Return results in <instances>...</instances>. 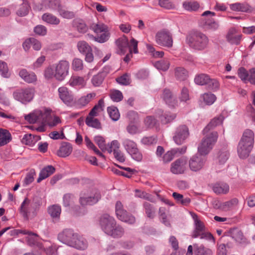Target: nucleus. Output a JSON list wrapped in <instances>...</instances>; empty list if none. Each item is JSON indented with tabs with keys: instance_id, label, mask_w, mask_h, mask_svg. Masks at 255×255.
<instances>
[{
	"instance_id": "obj_31",
	"label": "nucleus",
	"mask_w": 255,
	"mask_h": 255,
	"mask_svg": "<svg viewBox=\"0 0 255 255\" xmlns=\"http://www.w3.org/2000/svg\"><path fill=\"white\" fill-rule=\"evenodd\" d=\"M55 171V168L52 165H48L44 167L40 171L39 176L37 180L38 183L47 178L52 174Z\"/></svg>"
},
{
	"instance_id": "obj_18",
	"label": "nucleus",
	"mask_w": 255,
	"mask_h": 255,
	"mask_svg": "<svg viewBox=\"0 0 255 255\" xmlns=\"http://www.w3.org/2000/svg\"><path fill=\"white\" fill-rule=\"evenodd\" d=\"M60 99L68 106H72L74 103V96L71 91L66 87H61L58 90Z\"/></svg>"
},
{
	"instance_id": "obj_33",
	"label": "nucleus",
	"mask_w": 255,
	"mask_h": 255,
	"mask_svg": "<svg viewBox=\"0 0 255 255\" xmlns=\"http://www.w3.org/2000/svg\"><path fill=\"white\" fill-rule=\"evenodd\" d=\"M238 204V200L233 198L230 201L220 203L218 208L223 211H227L236 206Z\"/></svg>"
},
{
	"instance_id": "obj_2",
	"label": "nucleus",
	"mask_w": 255,
	"mask_h": 255,
	"mask_svg": "<svg viewBox=\"0 0 255 255\" xmlns=\"http://www.w3.org/2000/svg\"><path fill=\"white\" fill-rule=\"evenodd\" d=\"M204 136L198 147V151L201 155L208 154L213 149L217 141L218 134L217 131L203 132Z\"/></svg>"
},
{
	"instance_id": "obj_34",
	"label": "nucleus",
	"mask_w": 255,
	"mask_h": 255,
	"mask_svg": "<svg viewBox=\"0 0 255 255\" xmlns=\"http://www.w3.org/2000/svg\"><path fill=\"white\" fill-rule=\"evenodd\" d=\"M223 120L224 117L222 115H220L219 116L214 118L211 121L210 123L204 128L203 132L204 133L210 132V129L221 124L223 121Z\"/></svg>"
},
{
	"instance_id": "obj_54",
	"label": "nucleus",
	"mask_w": 255,
	"mask_h": 255,
	"mask_svg": "<svg viewBox=\"0 0 255 255\" xmlns=\"http://www.w3.org/2000/svg\"><path fill=\"white\" fill-rule=\"evenodd\" d=\"M202 98L203 99L205 103L208 105L213 104L216 100V96L211 93H207L204 94L202 96Z\"/></svg>"
},
{
	"instance_id": "obj_19",
	"label": "nucleus",
	"mask_w": 255,
	"mask_h": 255,
	"mask_svg": "<svg viewBox=\"0 0 255 255\" xmlns=\"http://www.w3.org/2000/svg\"><path fill=\"white\" fill-rule=\"evenodd\" d=\"M202 155L200 154L193 156L189 160V166L192 171L196 172L203 168L206 160Z\"/></svg>"
},
{
	"instance_id": "obj_10",
	"label": "nucleus",
	"mask_w": 255,
	"mask_h": 255,
	"mask_svg": "<svg viewBox=\"0 0 255 255\" xmlns=\"http://www.w3.org/2000/svg\"><path fill=\"white\" fill-rule=\"evenodd\" d=\"M115 211L117 218L122 222L128 224H133L135 222V218L132 215L128 213L124 209L121 201H117L115 205Z\"/></svg>"
},
{
	"instance_id": "obj_45",
	"label": "nucleus",
	"mask_w": 255,
	"mask_h": 255,
	"mask_svg": "<svg viewBox=\"0 0 255 255\" xmlns=\"http://www.w3.org/2000/svg\"><path fill=\"white\" fill-rule=\"evenodd\" d=\"M210 78V76L207 74H200L195 76L194 82L198 85H207Z\"/></svg>"
},
{
	"instance_id": "obj_5",
	"label": "nucleus",
	"mask_w": 255,
	"mask_h": 255,
	"mask_svg": "<svg viewBox=\"0 0 255 255\" xmlns=\"http://www.w3.org/2000/svg\"><path fill=\"white\" fill-rule=\"evenodd\" d=\"M90 28L98 35L97 37H94L95 41L104 43L109 39L110 34L108 27L103 23L100 22L93 23L91 24Z\"/></svg>"
},
{
	"instance_id": "obj_7",
	"label": "nucleus",
	"mask_w": 255,
	"mask_h": 255,
	"mask_svg": "<svg viewBox=\"0 0 255 255\" xmlns=\"http://www.w3.org/2000/svg\"><path fill=\"white\" fill-rule=\"evenodd\" d=\"M37 211V206L27 198L24 200L20 207V213L26 220L34 218Z\"/></svg>"
},
{
	"instance_id": "obj_17",
	"label": "nucleus",
	"mask_w": 255,
	"mask_h": 255,
	"mask_svg": "<svg viewBox=\"0 0 255 255\" xmlns=\"http://www.w3.org/2000/svg\"><path fill=\"white\" fill-rule=\"evenodd\" d=\"M189 134L188 128L185 125H181L177 128L173 140L178 145L182 144L187 139Z\"/></svg>"
},
{
	"instance_id": "obj_41",
	"label": "nucleus",
	"mask_w": 255,
	"mask_h": 255,
	"mask_svg": "<svg viewBox=\"0 0 255 255\" xmlns=\"http://www.w3.org/2000/svg\"><path fill=\"white\" fill-rule=\"evenodd\" d=\"M240 140H243L245 143L254 144V133L250 129H246L243 134L242 137Z\"/></svg>"
},
{
	"instance_id": "obj_27",
	"label": "nucleus",
	"mask_w": 255,
	"mask_h": 255,
	"mask_svg": "<svg viewBox=\"0 0 255 255\" xmlns=\"http://www.w3.org/2000/svg\"><path fill=\"white\" fill-rule=\"evenodd\" d=\"M71 247L79 250L83 251L88 247V242L83 236L77 234Z\"/></svg>"
},
{
	"instance_id": "obj_15",
	"label": "nucleus",
	"mask_w": 255,
	"mask_h": 255,
	"mask_svg": "<svg viewBox=\"0 0 255 255\" xmlns=\"http://www.w3.org/2000/svg\"><path fill=\"white\" fill-rule=\"evenodd\" d=\"M187 170V159L182 157L176 159L171 164L170 171L174 174H184Z\"/></svg>"
},
{
	"instance_id": "obj_53",
	"label": "nucleus",
	"mask_w": 255,
	"mask_h": 255,
	"mask_svg": "<svg viewBox=\"0 0 255 255\" xmlns=\"http://www.w3.org/2000/svg\"><path fill=\"white\" fill-rule=\"evenodd\" d=\"M85 142L87 146L89 148L92 149L96 154L101 157H104L103 154L98 150L87 136H85Z\"/></svg>"
},
{
	"instance_id": "obj_57",
	"label": "nucleus",
	"mask_w": 255,
	"mask_h": 255,
	"mask_svg": "<svg viewBox=\"0 0 255 255\" xmlns=\"http://www.w3.org/2000/svg\"><path fill=\"white\" fill-rule=\"evenodd\" d=\"M146 48L150 55L154 58H161L164 55L163 51H156L155 48L150 44H147Z\"/></svg>"
},
{
	"instance_id": "obj_52",
	"label": "nucleus",
	"mask_w": 255,
	"mask_h": 255,
	"mask_svg": "<svg viewBox=\"0 0 255 255\" xmlns=\"http://www.w3.org/2000/svg\"><path fill=\"white\" fill-rule=\"evenodd\" d=\"M169 66L170 63L167 60H161L154 63V66L156 68L163 71H167L169 69Z\"/></svg>"
},
{
	"instance_id": "obj_37",
	"label": "nucleus",
	"mask_w": 255,
	"mask_h": 255,
	"mask_svg": "<svg viewBox=\"0 0 255 255\" xmlns=\"http://www.w3.org/2000/svg\"><path fill=\"white\" fill-rule=\"evenodd\" d=\"M42 19L45 22L53 25H58L60 22V19L56 16L48 12L42 15Z\"/></svg>"
},
{
	"instance_id": "obj_28",
	"label": "nucleus",
	"mask_w": 255,
	"mask_h": 255,
	"mask_svg": "<svg viewBox=\"0 0 255 255\" xmlns=\"http://www.w3.org/2000/svg\"><path fill=\"white\" fill-rule=\"evenodd\" d=\"M116 45L118 48V53L121 55L125 54L128 50V42L126 36L119 38L116 41Z\"/></svg>"
},
{
	"instance_id": "obj_4",
	"label": "nucleus",
	"mask_w": 255,
	"mask_h": 255,
	"mask_svg": "<svg viewBox=\"0 0 255 255\" xmlns=\"http://www.w3.org/2000/svg\"><path fill=\"white\" fill-rule=\"evenodd\" d=\"M195 223V229L192 235L193 238L199 237L201 239L209 241H214V238L209 232L205 231V226L202 222L198 218L197 215L194 214L192 216Z\"/></svg>"
},
{
	"instance_id": "obj_64",
	"label": "nucleus",
	"mask_w": 255,
	"mask_h": 255,
	"mask_svg": "<svg viewBox=\"0 0 255 255\" xmlns=\"http://www.w3.org/2000/svg\"><path fill=\"white\" fill-rule=\"evenodd\" d=\"M127 131L130 134L133 135L141 132L139 128L133 123H130L127 127Z\"/></svg>"
},
{
	"instance_id": "obj_25",
	"label": "nucleus",
	"mask_w": 255,
	"mask_h": 255,
	"mask_svg": "<svg viewBox=\"0 0 255 255\" xmlns=\"http://www.w3.org/2000/svg\"><path fill=\"white\" fill-rule=\"evenodd\" d=\"M237 30L234 28H231L227 34V41L232 44L238 45L240 44L241 38V34H237Z\"/></svg>"
},
{
	"instance_id": "obj_58",
	"label": "nucleus",
	"mask_w": 255,
	"mask_h": 255,
	"mask_svg": "<svg viewBox=\"0 0 255 255\" xmlns=\"http://www.w3.org/2000/svg\"><path fill=\"white\" fill-rule=\"evenodd\" d=\"M69 83L72 86H83L84 85L85 81L84 78L82 77L74 76L71 77Z\"/></svg>"
},
{
	"instance_id": "obj_35",
	"label": "nucleus",
	"mask_w": 255,
	"mask_h": 255,
	"mask_svg": "<svg viewBox=\"0 0 255 255\" xmlns=\"http://www.w3.org/2000/svg\"><path fill=\"white\" fill-rule=\"evenodd\" d=\"M195 255H212V251L203 245H193Z\"/></svg>"
},
{
	"instance_id": "obj_26",
	"label": "nucleus",
	"mask_w": 255,
	"mask_h": 255,
	"mask_svg": "<svg viewBox=\"0 0 255 255\" xmlns=\"http://www.w3.org/2000/svg\"><path fill=\"white\" fill-rule=\"evenodd\" d=\"M161 97L169 106L175 107L177 105V100L169 90L164 89Z\"/></svg>"
},
{
	"instance_id": "obj_43",
	"label": "nucleus",
	"mask_w": 255,
	"mask_h": 255,
	"mask_svg": "<svg viewBox=\"0 0 255 255\" xmlns=\"http://www.w3.org/2000/svg\"><path fill=\"white\" fill-rule=\"evenodd\" d=\"M94 141L103 151H108V148L111 147V144H106L104 138L101 135L95 136Z\"/></svg>"
},
{
	"instance_id": "obj_9",
	"label": "nucleus",
	"mask_w": 255,
	"mask_h": 255,
	"mask_svg": "<svg viewBox=\"0 0 255 255\" xmlns=\"http://www.w3.org/2000/svg\"><path fill=\"white\" fill-rule=\"evenodd\" d=\"M127 152L131 157L137 161H140L142 159V154L137 148V144L133 140L125 139L123 143Z\"/></svg>"
},
{
	"instance_id": "obj_13",
	"label": "nucleus",
	"mask_w": 255,
	"mask_h": 255,
	"mask_svg": "<svg viewBox=\"0 0 255 255\" xmlns=\"http://www.w3.org/2000/svg\"><path fill=\"white\" fill-rule=\"evenodd\" d=\"M34 90L33 88L21 89L14 92L13 94L14 98L24 103L31 101L33 98Z\"/></svg>"
},
{
	"instance_id": "obj_14",
	"label": "nucleus",
	"mask_w": 255,
	"mask_h": 255,
	"mask_svg": "<svg viewBox=\"0 0 255 255\" xmlns=\"http://www.w3.org/2000/svg\"><path fill=\"white\" fill-rule=\"evenodd\" d=\"M117 223L115 219L108 214L102 215L100 218L99 224L102 230L108 235Z\"/></svg>"
},
{
	"instance_id": "obj_59",
	"label": "nucleus",
	"mask_w": 255,
	"mask_h": 255,
	"mask_svg": "<svg viewBox=\"0 0 255 255\" xmlns=\"http://www.w3.org/2000/svg\"><path fill=\"white\" fill-rule=\"evenodd\" d=\"M206 86L209 90L215 91L219 89L220 84L217 79L210 78Z\"/></svg>"
},
{
	"instance_id": "obj_8",
	"label": "nucleus",
	"mask_w": 255,
	"mask_h": 255,
	"mask_svg": "<svg viewBox=\"0 0 255 255\" xmlns=\"http://www.w3.org/2000/svg\"><path fill=\"white\" fill-rule=\"evenodd\" d=\"M214 12L207 10L202 14V26L206 30L215 31L219 27V24L213 16H215Z\"/></svg>"
},
{
	"instance_id": "obj_60",
	"label": "nucleus",
	"mask_w": 255,
	"mask_h": 255,
	"mask_svg": "<svg viewBox=\"0 0 255 255\" xmlns=\"http://www.w3.org/2000/svg\"><path fill=\"white\" fill-rule=\"evenodd\" d=\"M144 124L147 128H153L157 124V121L152 116H147L144 120Z\"/></svg>"
},
{
	"instance_id": "obj_3",
	"label": "nucleus",
	"mask_w": 255,
	"mask_h": 255,
	"mask_svg": "<svg viewBox=\"0 0 255 255\" xmlns=\"http://www.w3.org/2000/svg\"><path fill=\"white\" fill-rule=\"evenodd\" d=\"M187 39L189 46L198 51L205 49L209 43V39L207 36L201 32L194 33L189 36Z\"/></svg>"
},
{
	"instance_id": "obj_42",
	"label": "nucleus",
	"mask_w": 255,
	"mask_h": 255,
	"mask_svg": "<svg viewBox=\"0 0 255 255\" xmlns=\"http://www.w3.org/2000/svg\"><path fill=\"white\" fill-rule=\"evenodd\" d=\"M124 229L116 223L109 236L114 238H120L124 235Z\"/></svg>"
},
{
	"instance_id": "obj_51",
	"label": "nucleus",
	"mask_w": 255,
	"mask_h": 255,
	"mask_svg": "<svg viewBox=\"0 0 255 255\" xmlns=\"http://www.w3.org/2000/svg\"><path fill=\"white\" fill-rule=\"evenodd\" d=\"M104 75L102 73H98L93 76L91 80V83L94 87H99L103 83L104 79Z\"/></svg>"
},
{
	"instance_id": "obj_61",
	"label": "nucleus",
	"mask_w": 255,
	"mask_h": 255,
	"mask_svg": "<svg viewBox=\"0 0 255 255\" xmlns=\"http://www.w3.org/2000/svg\"><path fill=\"white\" fill-rule=\"evenodd\" d=\"M144 208L147 216L149 218H153L154 216L155 209L149 203L145 202L144 204Z\"/></svg>"
},
{
	"instance_id": "obj_16",
	"label": "nucleus",
	"mask_w": 255,
	"mask_h": 255,
	"mask_svg": "<svg viewBox=\"0 0 255 255\" xmlns=\"http://www.w3.org/2000/svg\"><path fill=\"white\" fill-rule=\"evenodd\" d=\"M78 233L70 229H66L59 233L58 239L61 243L72 247Z\"/></svg>"
},
{
	"instance_id": "obj_62",
	"label": "nucleus",
	"mask_w": 255,
	"mask_h": 255,
	"mask_svg": "<svg viewBox=\"0 0 255 255\" xmlns=\"http://www.w3.org/2000/svg\"><path fill=\"white\" fill-rule=\"evenodd\" d=\"M86 124L89 127L99 128L100 127V123L97 119L93 117H87L86 119Z\"/></svg>"
},
{
	"instance_id": "obj_36",
	"label": "nucleus",
	"mask_w": 255,
	"mask_h": 255,
	"mask_svg": "<svg viewBox=\"0 0 255 255\" xmlns=\"http://www.w3.org/2000/svg\"><path fill=\"white\" fill-rule=\"evenodd\" d=\"M174 74L176 79L179 81H184L188 76V71L182 67L175 68Z\"/></svg>"
},
{
	"instance_id": "obj_23",
	"label": "nucleus",
	"mask_w": 255,
	"mask_h": 255,
	"mask_svg": "<svg viewBox=\"0 0 255 255\" xmlns=\"http://www.w3.org/2000/svg\"><path fill=\"white\" fill-rule=\"evenodd\" d=\"M96 93L92 92L81 97L77 101H74V106L77 108H82L88 105L95 97Z\"/></svg>"
},
{
	"instance_id": "obj_29",
	"label": "nucleus",
	"mask_w": 255,
	"mask_h": 255,
	"mask_svg": "<svg viewBox=\"0 0 255 255\" xmlns=\"http://www.w3.org/2000/svg\"><path fill=\"white\" fill-rule=\"evenodd\" d=\"M72 150L73 148L70 143L63 142L57 151V155L62 157H67L71 153Z\"/></svg>"
},
{
	"instance_id": "obj_21",
	"label": "nucleus",
	"mask_w": 255,
	"mask_h": 255,
	"mask_svg": "<svg viewBox=\"0 0 255 255\" xmlns=\"http://www.w3.org/2000/svg\"><path fill=\"white\" fill-rule=\"evenodd\" d=\"M120 143L118 140H113L111 143V147L108 148V152L111 153L113 152L115 157L117 160L121 162L125 161V157L124 153L119 149Z\"/></svg>"
},
{
	"instance_id": "obj_47",
	"label": "nucleus",
	"mask_w": 255,
	"mask_h": 255,
	"mask_svg": "<svg viewBox=\"0 0 255 255\" xmlns=\"http://www.w3.org/2000/svg\"><path fill=\"white\" fill-rule=\"evenodd\" d=\"M172 196L174 197L176 201L183 206L188 205L190 202L191 199L188 197L184 198L182 194L178 193L177 192H174L172 194Z\"/></svg>"
},
{
	"instance_id": "obj_55",
	"label": "nucleus",
	"mask_w": 255,
	"mask_h": 255,
	"mask_svg": "<svg viewBox=\"0 0 255 255\" xmlns=\"http://www.w3.org/2000/svg\"><path fill=\"white\" fill-rule=\"evenodd\" d=\"M110 96L113 101L116 102H120L123 99L122 93L118 90H111Z\"/></svg>"
},
{
	"instance_id": "obj_39",
	"label": "nucleus",
	"mask_w": 255,
	"mask_h": 255,
	"mask_svg": "<svg viewBox=\"0 0 255 255\" xmlns=\"http://www.w3.org/2000/svg\"><path fill=\"white\" fill-rule=\"evenodd\" d=\"M213 190L216 194H227L229 191V186L224 183H216L213 187Z\"/></svg>"
},
{
	"instance_id": "obj_50",
	"label": "nucleus",
	"mask_w": 255,
	"mask_h": 255,
	"mask_svg": "<svg viewBox=\"0 0 255 255\" xmlns=\"http://www.w3.org/2000/svg\"><path fill=\"white\" fill-rule=\"evenodd\" d=\"M107 111L110 117L114 121H117L120 119V114L117 107H109L107 108Z\"/></svg>"
},
{
	"instance_id": "obj_6",
	"label": "nucleus",
	"mask_w": 255,
	"mask_h": 255,
	"mask_svg": "<svg viewBox=\"0 0 255 255\" xmlns=\"http://www.w3.org/2000/svg\"><path fill=\"white\" fill-rule=\"evenodd\" d=\"M101 198L100 192L96 189L88 190L80 194L79 202L83 206L96 204Z\"/></svg>"
},
{
	"instance_id": "obj_44",
	"label": "nucleus",
	"mask_w": 255,
	"mask_h": 255,
	"mask_svg": "<svg viewBox=\"0 0 255 255\" xmlns=\"http://www.w3.org/2000/svg\"><path fill=\"white\" fill-rule=\"evenodd\" d=\"M48 212L53 219L58 220L61 212V207L57 205H52L48 208Z\"/></svg>"
},
{
	"instance_id": "obj_32",
	"label": "nucleus",
	"mask_w": 255,
	"mask_h": 255,
	"mask_svg": "<svg viewBox=\"0 0 255 255\" xmlns=\"http://www.w3.org/2000/svg\"><path fill=\"white\" fill-rule=\"evenodd\" d=\"M12 139L9 131L5 129L0 128V146L9 143Z\"/></svg>"
},
{
	"instance_id": "obj_11",
	"label": "nucleus",
	"mask_w": 255,
	"mask_h": 255,
	"mask_svg": "<svg viewBox=\"0 0 255 255\" xmlns=\"http://www.w3.org/2000/svg\"><path fill=\"white\" fill-rule=\"evenodd\" d=\"M155 41L160 46L171 47L173 45L172 36L168 31L162 30L156 33Z\"/></svg>"
},
{
	"instance_id": "obj_24",
	"label": "nucleus",
	"mask_w": 255,
	"mask_h": 255,
	"mask_svg": "<svg viewBox=\"0 0 255 255\" xmlns=\"http://www.w3.org/2000/svg\"><path fill=\"white\" fill-rule=\"evenodd\" d=\"M26 241L27 244L29 246H36L39 249H42L43 245L38 242V235L29 230L28 231V233L25 235Z\"/></svg>"
},
{
	"instance_id": "obj_48",
	"label": "nucleus",
	"mask_w": 255,
	"mask_h": 255,
	"mask_svg": "<svg viewBox=\"0 0 255 255\" xmlns=\"http://www.w3.org/2000/svg\"><path fill=\"white\" fill-rule=\"evenodd\" d=\"M79 51L83 54L88 52L92 51L91 46L85 41H80L77 44Z\"/></svg>"
},
{
	"instance_id": "obj_38",
	"label": "nucleus",
	"mask_w": 255,
	"mask_h": 255,
	"mask_svg": "<svg viewBox=\"0 0 255 255\" xmlns=\"http://www.w3.org/2000/svg\"><path fill=\"white\" fill-rule=\"evenodd\" d=\"M40 139V137L38 135L34 136L31 134H26L22 138L21 142L23 144L31 146Z\"/></svg>"
},
{
	"instance_id": "obj_46",
	"label": "nucleus",
	"mask_w": 255,
	"mask_h": 255,
	"mask_svg": "<svg viewBox=\"0 0 255 255\" xmlns=\"http://www.w3.org/2000/svg\"><path fill=\"white\" fill-rule=\"evenodd\" d=\"M30 6L26 0H23V3L20 5L17 10L16 13L20 16H24L29 12Z\"/></svg>"
},
{
	"instance_id": "obj_63",
	"label": "nucleus",
	"mask_w": 255,
	"mask_h": 255,
	"mask_svg": "<svg viewBox=\"0 0 255 255\" xmlns=\"http://www.w3.org/2000/svg\"><path fill=\"white\" fill-rule=\"evenodd\" d=\"M59 15L64 18L71 19L75 16L74 12L64 8L58 9Z\"/></svg>"
},
{
	"instance_id": "obj_1",
	"label": "nucleus",
	"mask_w": 255,
	"mask_h": 255,
	"mask_svg": "<svg viewBox=\"0 0 255 255\" xmlns=\"http://www.w3.org/2000/svg\"><path fill=\"white\" fill-rule=\"evenodd\" d=\"M51 110L43 108L35 110L33 112L24 116L26 121L30 124L38 123L42 125H48L50 127H54L61 122L58 117H55L52 121H49Z\"/></svg>"
},
{
	"instance_id": "obj_22",
	"label": "nucleus",
	"mask_w": 255,
	"mask_h": 255,
	"mask_svg": "<svg viewBox=\"0 0 255 255\" xmlns=\"http://www.w3.org/2000/svg\"><path fill=\"white\" fill-rule=\"evenodd\" d=\"M231 10L236 12L251 13L253 11V8L247 2H237L229 4Z\"/></svg>"
},
{
	"instance_id": "obj_49",
	"label": "nucleus",
	"mask_w": 255,
	"mask_h": 255,
	"mask_svg": "<svg viewBox=\"0 0 255 255\" xmlns=\"http://www.w3.org/2000/svg\"><path fill=\"white\" fill-rule=\"evenodd\" d=\"M229 156V152L226 149L220 150L217 156L218 162L221 164H224L228 160Z\"/></svg>"
},
{
	"instance_id": "obj_56",
	"label": "nucleus",
	"mask_w": 255,
	"mask_h": 255,
	"mask_svg": "<svg viewBox=\"0 0 255 255\" xmlns=\"http://www.w3.org/2000/svg\"><path fill=\"white\" fill-rule=\"evenodd\" d=\"M176 118V115L171 114L169 112L165 113L164 115L159 116L161 123L164 124H166L172 121Z\"/></svg>"
},
{
	"instance_id": "obj_30",
	"label": "nucleus",
	"mask_w": 255,
	"mask_h": 255,
	"mask_svg": "<svg viewBox=\"0 0 255 255\" xmlns=\"http://www.w3.org/2000/svg\"><path fill=\"white\" fill-rule=\"evenodd\" d=\"M19 75L23 80L29 83L34 82L37 80L36 76L34 73H29L24 69L20 70Z\"/></svg>"
},
{
	"instance_id": "obj_40",
	"label": "nucleus",
	"mask_w": 255,
	"mask_h": 255,
	"mask_svg": "<svg viewBox=\"0 0 255 255\" xmlns=\"http://www.w3.org/2000/svg\"><path fill=\"white\" fill-rule=\"evenodd\" d=\"M183 7L186 10L189 11H196L199 7V3L194 0H186L183 2Z\"/></svg>"
},
{
	"instance_id": "obj_12",
	"label": "nucleus",
	"mask_w": 255,
	"mask_h": 255,
	"mask_svg": "<svg viewBox=\"0 0 255 255\" xmlns=\"http://www.w3.org/2000/svg\"><path fill=\"white\" fill-rule=\"evenodd\" d=\"M69 63L66 60H61L55 66V78L61 81L69 73Z\"/></svg>"
},
{
	"instance_id": "obj_20",
	"label": "nucleus",
	"mask_w": 255,
	"mask_h": 255,
	"mask_svg": "<svg viewBox=\"0 0 255 255\" xmlns=\"http://www.w3.org/2000/svg\"><path fill=\"white\" fill-rule=\"evenodd\" d=\"M253 144H248L240 140L239 142L237 152L240 158L245 159L247 158L252 150Z\"/></svg>"
}]
</instances>
